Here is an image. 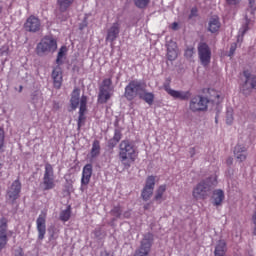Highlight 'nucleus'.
I'll return each mask as SVG.
<instances>
[{
	"label": "nucleus",
	"instance_id": "1",
	"mask_svg": "<svg viewBox=\"0 0 256 256\" xmlns=\"http://www.w3.org/2000/svg\"><path fill=\"white\" fill-rule=\"evenodd\" d=\"M138 155L139 153L137 152V148H135V144L133 142L128 139L120 142L118 157L125 167H131V163H135V161H137Z\"/></svg>",
	"mask_w": 256,
	"mask_h": 256
},
{
	"label": "nucleus",
	"instance_id": "2",
	"mask_svg": "<svg viewBox=\"0 0 256 256\" xmlns=\"http://www.w3.org/2000/svg\"><path fill=\"white\" fill-rule=\"evenodd\" d=\"M211 193V178L200 181L192 191V197L195 201H205L209 194Z\"/></svg>",
	"mask_w": 256,
	"mask_h": 256
},
{
	"label": "nucleus",
	"instance_id": "3",
	"mask_svg": "<svg viewBox=\"0 0 256 256\" xmlns=\"http://www.w3.org/2000/svg\"><path fill=\"white\" fill-rule=\"evenodd\" d=\"M55 51H57V40L51 36H45L36 46V54L39 57L47 53H55Z\"/></svg>",
	"mask_w": 256,
	"mask_h": 256
},
{
	"label": "nucleus",
	"instance_id": "4",
	"mask_svg": "<svg viewBox=\"0 0 256 256\" xmlns=\"http://www.w3.org/2000/svg\"><path fill=\"white\" fill-rule=\"evenodd\" d=\"M113 80L111 78H105L99 86L98 103L105 105L111 97H113Z\"/></svg>",
	"mask_w": 256,
	"mask_h": 256
},
{
	"label": "nucleus",
	"instance_id": "5",
	"mask_svg": "<svg viewBox=\"0 0 256 256\" xmlns=\"http://www.w3.org/2000/svg\"><path fill=\"white\" fill-rule=\"evenodd\" d=\"M142 92H145V83L139 80H131L125 87L124 97L127 101H133Z\"/></svg>",
	"mask_w": 256,
	"mask_h": 256
},
{
	"label": "nucleus",
	"instance_id": "6",
	"mask_svg": "<svg viewBox=\"0 0 256 256\" xmlns=\"http://www.w3.org/2000/svg\"><path fill=\"white\" fill-rule=\"evenodd\" d=\"M42 185L44 187V191H51V189H55V171L53 170V165L50 163L45 164Z\"/></svg>",
	"mask_w": 256,
	"mask_h": 256
},
{
	"label": "nucleus",
	"instance_id": "7",
	"mask_svg": "<svg viewBox=\"0 0 256 256\" xmlns=\"http://www.w3.org/2000/svg\"><path fill=\"white\" fill-rule=\"evenodd\" d=\"M153 245V234L148 233L144 236L140 243V247L136 249L134 256H149Z\"/></svg>",
	"mask_w": 256,
	"mask_h": 256
},
{
	"label": "nucleus",
	"instance_id": "8",
	"mask_svg": "<svg viewBox=\"0 0 256 256\" xmlns=\"http://www.w3.org/2000/svg\"><path fill=\"white\" fill-rule=\"evenodd\" d=\"M164 90L170 97H173L174 99H180V101H187L189 97H191V92H183V91H177L171 89V78H168L166 82L163 85Z\"/></svg>",
	"mask_w": 256,
	"mask_h": 256
},
{
	"label": "nucleus",
	"instance_id": "9",
	"mask_svg": "<svg viewBox=\"0 0 256 256\" xmlns=\"http://www.w3.org/2000/svg\"><path fill=\"white\" fill-rule=\"evenodd\" d=\"M198 57L203 67H207L211 63V48L207 43L202 42L198 45Z\"/></svg>",
	"mask_w": 256,
	"mask_h": 256
},
{
	"label": "nucleus",
	"instance_id": "10",
	"mask_svg": "<svg viewBox=\"0 0 256 256\" xmlns=\"http://www.w3.org/2000/svg\"><path fill=\"white\" fill-rule=\"evenodd\" d=\"M47 212H41L36 220V229L38 231V241L41 242L45 239L47 233Z\"/></svg>",
	"mask_w": 256,
	"mask_h": 256
},
{
	"label": "nucleus",
	"instance_id": "11",
	"mask_svg": "<svg viewBox=\"0 0 256 256\" xmlns=\"http://www.w3.org/2000/svg\"><path fill=\"white\" fill-rule=\"evenodd\" d=\"M207 103L209 100L203 96H195L190 101V111L197 113L198 111H207Z\"/></svg>",
	"mask_w": 256,
	"mask_h": 256
},
{
	"label": "nucleus",
	"instance_id": "12",
	"mask_svg": "<svg viewBox=\"0 0 256 256\" xmlns=\"http://www.w3.org/2000/svg\"><path fill=\"white\" fill-rule=\"evenodd\" d=\"M7 229H9V220L6 217H2L0 219V251H3L7 247V243H9Z\"/></svg>",
	"mask_w": 256,
	"mask_h": 256
},
{
	"label": "nucleus",
	"instance_id": "13",
	"mask_svg": "<svg viewBox=\"0 0 256 256\" xmlns=\"http://www.w3.org/2000/svg\"><path fill=\"white\" fill-rule=\"evenodd\" d=\"M24 29L28 33H39L41 31V20L35 15H31L24 23Z\"/></svg>",
	"mask_w": 256,
	"mask_h": 256
},
{
	"label": "nucleus",
	"instance_id": "14",
	"mask_svg": "<svg viewBox=\"0 0 256 256\" xmlns=\"http://www.w3.org/2000/svg\"><path fill=\"white\" fill-rule=\"evenodd\" d=\"M155 190V176H148L146 184L141 192L143 201H149L153 197V191Z\"/></svg>",
	"mask_w": 256,
	"mask_h": 256
},
{
	"label": "nucleus",
	"instance_id": "15",
	"mask_svg": "<svg viewBox=\"0 0 256 256\" xmlns=\"http://www.w3.org/2000/svg\"><path fill=\"white\" fill-rule=\"evenodd\" d=\"M87 111V96H82L80 100L79 116L77 121V131H81L82 125H85L87 117L85 112Z\"/></svg>",
	"mask_w": 256,
	"mask_h": 256
},
{
	"label": "nucleus",
	"instance_id": "16",
	"mask_svg": "<svg viewBox=\"0 0 256 256\" xmlns=\"http://www.w3.org/2000/svg\"><path fill=\"white\" fill-rule=\"evenodd\" d=\"M119 33H121V23L117 21V22H114L110 26V28L107 30L106 41H109L110 43H114V41H117V38L119 37Z\"/></svg>",
	"mask_w": 256,
	"mask_h": 256
},
{
	"label": "nucleus",
	"instance_id": "17",
	"mask_svg": "<svg viewBox=\"0 0 256 256\" xmlns=\"http://www.w3.org/2000/svg\"><path fill=\"white\" fill-rule=\"evenodd\" d=\"M20 194H21V181L17 179L11 184L10 188L7 191V195L9 199H11L13 203H15V201L19 199Z\"/></svg>",
	"mask_w": 256,
	"mask_h": 256
},
{
	"label": "nucleus",
	"instance_id": "18",
	"mask_svg": "<svg viewBox=\"0 0 256 256\" xmlns=\"http://www.w3.org/2000/svg\"><path fill=\"white\" fill-rule=\"evenodd\" d=\"M93 175V165L86 164L82 170V177H81V186H87L91 182V177Z\"/></svg>",
	"mask_w": 256,
	"mask_h": 256
},
{
	"label": "nucleus",
	"instance_id": "19",
	"mask_svg": "<svg viewBox=\"0 0 256 256\" xmlns=\"http://www.w3.org/2000/svg\"><path fill=\"white\" fill-rule=\"evenodd\" d=\"M52 79L55 89H61V85H63V71L61 67L57 66L54 68L52 71Z\"/></svg>",
	"mask_w": 256,
	"mask_h": 256
},
{
	"label": "nucleus",
	"instance_id": "20",
	"mask_svg": "<svg viewBox=\"0 0 256 256\" xmlns=\"http://www.w3.org/2000/svg\"><path fill=\"white\" fill-rule=\"evenodd\" d=\"M234 156L239 163L247 160V148L241 144H238L234 148Z\"/></svg>",
	"mask_w": 256,
	"mask_h": 256
},
{
	"label": "nucleus",
	"instance_id": "21",
	"mask_svg": "<svg viewBox=\"0 0 256 256\" xmlns=\"http://www.w3.org/2000/svg\"><path fill=\"white\" fill-rule=\"evenodd\" d=\"M223 201H225V192L221 189L214 190L212 195V203L214 207H221Z\"/></svg>",
	"mask_w": 256,
	"mask_h": 256
},
{
	"label": "nucleus",
	"instance_id": "22",
	"mask_svg": "<svg viewBox=\"0 0 256 256\" xmlns=\"http://www.w3.org/2000/svg\"><path fill=\"white\" fill-rule=\"evenodd\" d=\"M219 29H221V21L219 20V16H212L208 21V31L210 33H218Z\"/></svg>",
	"mask_w": 256,
	"mask_h": 256
},
{
	"label": "nucleus",
	"instance_id": "23",
	"mask_svg": "<svg viewBox=\"0 0 256 256\" xmlns=\"http://www.w3.org/2000/svg\"><path fill=\"white\" fill-rule=\"evenodd\" d=\"M139 99H142V101H145L148 105H152L155 101V94L147 92L146 85L144 84V92L139 94Z\"/></svg>",
	"mask_w": 256,
	"mask_h": 256
},
{
	"label": "nucleus",
	"instance_id": "24",
	"mask_svg": "<svg viewBox=\"0 0 256 256\" xmlns=\"http://www.w3.org/2000/svg\"><path fill=\"white\" fill-rule=\"evenodd\" d=\"M227 253V242L219 240L215 246L214 256H225Z\"/></svg>",
	"mask_w": 256,
	"mask_h": 256
},
{
	"label": "nucleus",
	"instance_id": "25",
	"mask_svg": "<svg viewBox=\"0 0 256 256\" xmlns=\"http://www.w3.org/2000/svg\"><path fill=\"white\" fill-rule=\"evenodd\" d=\"M75 0H57V7L60 13H66L73 6Z\"/></svg>",
	"mask_w": 256,
	"mask_h": 256
},
{
	"label": "nucleus",
	"instance_id": "26",
	"mask_svg": "<svg viewBox=\"0 0 256 256\" xmlns=\"http://www.w3.org/2000/svg\"><path fill=\"white\" fill-rule=\"evenodd\" d=\"M167 191V184L160 185L155 192L154 195V201H157V203H163L165 201V198H163V195H165V192Z\"/></svg>",
	"mask_w": 256,
	"mask_h": 256
},
{
	"label": "nucleus",
	"instance_id": "27",
	"mask_svg": "<svg viewBox=\"0 0 256 256\" xmlns=\"http://www.w3.org/2000/svg\"><path fill=\"white\" fill-rule=\"evenodd\" d=\"M81 95V90L79 88H75L72 92L70 104L73 110L79 107V97Z\"/></svg>",
	"mask_w": 256,
	"mask_h": 256
},
{
	"label": "nucleus",
	"instance_id": "28",
	"mask_svg": "<svg viewBox=\"0 0 256 256\" xmlns=\"http://www.w3.org/2000/svg\"><path fill=\"white\" fill-rule=\"evenodd\" d=\"M243 75L246 79L245 84L250 85L251 89H256V76L251 74L249 70H244Z\"/></svg>",
	"mask_w": 256,
	"mask_h": 256
},
{
	"label": "nucleus",
	"instance_id": "29",
	"mask_svg": "<svg viewBox=\"0 0 256 256\" xmlns=\"http://www.w3.org/2000/svg\"><path fill=\"white\" fill-rule=\"evenodd\" d=\"M178 57L177 44H173V46H168L167 49V59L168 61H175Z\"/></svg>",
	"mask_w": 256,
	"mask_h": 256
},
{
	"label": "nucleus",
	"instance_id": "30",
	"mask_svg": "<svg viewBox=\"0 0 256 256\" xmlns=\"http://www.w3.org/2000/svg\"><path fill=\"white\" fill-rule=\"evenodd\" d=\"M59 219L63 221V223H67V221L71 219V205H68L65 210L60 212Z\"/></svg>",
	"mask_w": 256,
	"mask_h": 256
},
{
	"label": "nucleus",
	"instance_id": "31",
	"mask_svg": "<svg viewBox=\"0 0 256 256\" xmlns=\"http://www.w3.org/2000/svg\"><path fill=\"white\" fill-rule=\"evenodd\" d=\"M99 153H101V144L99 143V140H94L90 155L92 158H95L98 157Z\"/></svg>",
	"mask_w": 256,
	"mask_h": 256
},
{
	"label": "nucleus",
	"instance_id": "32",
	"mask_svg": "<svg viewBox=\"0 0 256 256\" xmlns=\"http://www.w3.org/2000/svg\"><path fill=\"white\" fill-rule=\"evenodd\" d=\"M65 53H67V47L62 46L57 55V59H56L57 65H63V57H65Z\"/></svg>",
	"mask_w": 256,
	"mask_h": 256
},
{
	"label": "nucleus",
	"instance_id": "33",
	"mask_svg": "<svg viewBox=\"0 0 256 256\" xmlns=\"http://www.w3.org/2000/svg\"><path fill=\"white\" fill-rule=\"evenodd\" d=\"M247 31H249V19L246 20V23L240 29L241 36H238V42L243 41V37H245Z\"/></svg>",
	"mask_w": 256,
	"mask_h": 256
},
{
	"label": "nucleus",
	"instance_id": "34",
	"mask_svg": "<svg viewBox=\"0 0 256 256\" xmlns=\"http://www.w3.org/2000/svg\"><path fill=\"white\" fill-rule=\"evenodd\" d=\"M149 3H151V0H134V4L138 9H145Z\"/></svg>",
	"mask_w": 256,
	"mask_h": 256
},
{
	"label": "nucleus",
	"instance_id": "35",
	"mask_svg": "<svg viewBox=\"0 0 256 256\" xmlns=\"http://www.w3.org/2000/svg\"><path fill=\"white\" fill-rule=\"evenodd\" d=\"M3 147H5V130L0 128V153H3Z\"/></svg>",
	"mask_w": 256,
	"mask_h": 256
},
{
	"label": "nucleus",
	"instance_id": "36",
	"mask_svg": "<svg viewBox=\"0 0 256 256\" xmlns=\"http://www.w3.org/2000/svg\"><path fill=\"white\" fill-rule=\"evenodd\" d=\"M123 211L121 210V206H115L112 210H111V215H113V217H116L117 219H119V217H121V213Z\"/></svg>",
	"mask_w": 256,
	"mask_h": 256
},
{
	"label": "nucleus",
	"instance_id": "37",
	"mask_svg": "<svg viewBox=\"0 0 256 256\" xmlns=\"http://www.w3.org/2000/svg\"><path fill=\"white\" fill-rule=\"evenodd\" d=\"M194 54H195V48H187L185 50L184 57H186V59H191V57H193Z\"/></svg>",
	"mask_w": 256,
	"mask_h": 256
},
{
	"label": "nucleus",
	"instance_id": "38",
	"mask_svg": "<svg viewBox=\"0 0 256 256\" xmlns=\"http://www.w3.org/2000/svg\"><path fill=\"white\" fill-rule=\"evenodd\" d=\"M122 137H123V134H121V131L115 130L114 136L112 139L119 143V141H121Z\"/></svg>",
	"mask_w": 256,
	"mask_h": 256
},
{
	"label": "nucleus",
	"instance_id": "39",
	"mask_svg": "<svg viewBox=\"0 0 256 256\" xmlns=\"http://www.w3.org/2000/svg\"><path fill=\"white\" fill-rule=\"evenodd\" d=\"M198 15H199V10L197 9V7H193L190 11L188 19H193V17H197Z\"/></svg>",
	"mask_w": 256,
	"mask_h": 256
},
{
	"label": "nucleus",
	"instance_id": "40",
	"mask_svg": "<svg viewBox=\"0 0 256 256\" xmlns=\"http://www.w3.org/2000/svg\"><path fill=\"white\" fill-rule=\"evenodd\" d=\"M39 101H40V103H43V99L41 97H39L38 94H33V96H32V103L34 105H37V103H39Z\"/></svg>",
	"mask_w": 256,
	"mask_h": 256
},
{
	"label": "nucleus",
	"instance_id": "41",
	"mask_svg": "<svg viewBox=\"0 0 256 256\" xmlns=\"http://www.w3.org/2000/svg\"><path fill=\"white\" fill-rule=\"evenodd\" d=\"M4 55H9V46H2L0 48V57H3Z\"/></svg>",
	"mask_w": 256,
	"mask_h": 256
},
{
	"label": "nucleus",
	"instance_id": "42",
	"mask_svg": "<svg viewBox=\"0 0 256 256\" xmlns=\"http://www.w3.org/2000/svg\"><path fill=\"white\" fill-rule=\"evenodd\" d=\"M118 143H119V142H117V141L113 140V138H111V139L108 141V147H109L110 149H113V148L117 147V144H118Z\"/></svg>",
	"mask_w": 256,
	"mask_h": 256
},
{
	"label": "nucleus",
	"instance_id": "43",
	"mask_svg": "<svg viewBox=\"0 0 256 256\" xmlns=\"http://www.w3.org/2000/svg\"><path fill=\"white\" fill-rule=\"evenodd\" d=\"M14 256H25V252L23 248L19 247L14 251Z\"/></svg>",
	"mask_w": 256,
	"mask_h": 256
},
{
	"label": "nucleus",
	"instance_id": "44",
	"mask_svg": "<svg viewBox=\"0 0 256 256\" xmlns=\"http://www.w3.org/2000/svg\"><path fill=\"white\" fill-rule=\"evenodd\" d=\"M236 50H237V44L234 43V44H232L231 47H230L229 56L231 57L232 55H234Z\"/></svg>",
	"mask_w": 256,
	"mask_h": 256
},
{
	"label": "nucleus",
	"instance_id": "45",
	"mask_svg": "<svg viewBox=\"0 0 256 256\" xmlns=\"http://www.w3.org/2000/svg\"><path fill=\"white\" fill-rule=\"evenodd\" d=\"M226 123L228 125H231V123H233V114H229V112L227 113V117H226Z\"/></svg>",
	"mask_w": 256,
	"mask_h": 256
},
{
	"label": "nucleus",
	"instance_id": "46",
	"mask_svg": "<svg viewBox=\"0 0 256 256\" xmlns=\"http://www.w3.org/2000/svg\"><path fill=\"white\" fill-rule=\"evenodd\" d=\"M249 1V7L252 9V13H255L256 8H255V1L256 0H248Z\"/></svg>",
	"mask_w": 256,
	"mask_h": 256
},
{
	"label": "nucleus",
	"instance_id": "47",
	"mask_svg": "<svg viewBox=\"0 0 256 256\" xmlns=\"http://www.w3.org/2000/svg\"><path fill=\"white\" fill-rule=\"evenodd\" d=\"M226 3H228V5H239L241 0H226Z\"/></svg>",
	"mask_w": 256,
	"mask_h": 256
},
{
	"label": "nucleus",
	"instance_id": "48",
	"mask_svg": "<svg viewBox=\"0 0 256 256\" xmlns=\"http://www.w3.org/2000/svg\"><path fill=\"white\" fill-rule=\"evenodd\" d=\"M100 256H115V255L113 253H110V252L104 250L100 253Z\"/></svg>",
	"mask_w": 256,
	"mask_h": 256
},
{
	"label": "nucleus",
	"instance_id": "49",
	"mask_svg": "<svg viewBox=\"0 0 256 256\" xmlns=\"http://www.w3.org/2000/svg\"><path fill=\"white\" fill-rule=\"evenodd\" d=\"M171 27H172L173 31H177V29H179V23L174 22V23H172Z\"/></svg>",
	"mask_w": 256,
	"mask_h": 256
},
{
	"label": "nucleus",
	"instance_id": "50",
	"mask_svg": "<svg viewBox=\"0 0 256 256\" xmlns=\"http://www.w3.org/2000/svg\"><path fill=\"white\" fill-rule=\"evenodd\" d=\"M226 163H227V165H233V158L229 157V158L226 160Z\"/></svg>",
	"mask_w": 256,
	"mask_h": 256
},
{
	"label": "nucleus",
	"instance_id": "51",
	"mask_svg": "<svg viewBox=\"0 0 256 256\" xmlns=\"http://www.w3.org/2000/svg\"><path fill=\"white\" fill-rule=\"evenodd\" d=\"M191 157L195 156V148H190Z\"/></svg>",
	"mask_w": 256,
	"mask_h": 256
},
{
	"label": "nucleus",
	"instance_id": "52",
	"mask_svg": "<svg viewBox=\"0 0 256 256\" xmlns=\"http://www.w3.org/2000/svg\"><path fill=\"white\" fill-rule=\"evenodd\" d=\"M0 169H3V164L0 162Z\"/></svg>",
	"mask_w": 256,
	"mask_h": 256
},
{
	"label": "nucleus",
	"instance_id": "53",
	"mask_svg": "<svg viewBox=\"0 0 256 256\" xmlns=\"http://www.w3.org/2000/svg\"><path fill=\"white\" fill-rule=\"evenodd\" d=\"M124 215H125V217H129V213H127V212Z\"/></svg>",
	"mask_w": 256,
	"mask_h": 256
},
{
	"label": "nucleus",
	"instance_id": "54",
	"mask_svg": "<svg viewBox=\"0 0 256 256\" xmlns=\"http://www.w3.org/2000/svg\"><path fill=\"white\" fill-rule=\"evenodd\" d=\"M23 91V86H20V92Z\"/></svg>",
	"mask_w": 256,
	"mask_h": 256
},
{
	"label": "nucleus",
	"instance_id": "55",
	"mask_svg": "<svg viewBox=\"0 0 256 256\" xmlns=\"http://www.w3.org/2000/svg\"><path fill=\"white\" fill-rule=\"evenodd\" d=\"M216 97L219 99V94H216Z\"/></svg>",
	"mask_w": 256,
	"mask_h": 256
},
{
	"label": "nucleus",
	"instance_id": "56",
	"mask_svg": "<svg viewBox=\"0 0 256 256\" xmlns=\"http://www.w3.org/2000/svg\"><path fill=\"white\" fill-rule=\"evenodd\" d=\"M144 209H148V206H145Z\"/></svg>",
	"mask_w": 256,
	"mask_h": 256
},
{
	"label": "nucleus",
	"instance_id": "57",
	"mask_svg": "<svg viewBox=\"0 0 256 256\" xmlns=\"http://www.w3.org/2000/svg\"><path fill=\"white\" fill-rule=\"evenodd\" d=\"M215 121H216V123H217V121H218L217 118H215Z\"/></svg>",
	"mask_w": 256,
	"mask_h": 256
}]
</instances>
